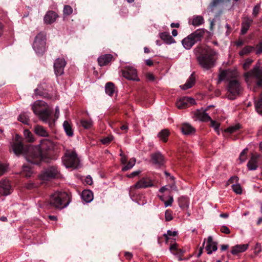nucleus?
Here are the masks:
<instances>
[{
	"mask_svg": "<svg viewBox=\"0 0 262 262\" xmlns=\"http://www.w3.org/2000/svg\"><path fill=\"white\" fill-rule=\"evenodd\" d=\"M17 141L12 144L13 151L16 155L24 154L27 161L31 164L37 165L41 161H48V155L46 152L53 151L56 144L52 141L45 139L41 140L38 146H29L25 150L22 143L18 141L19 137L16 136Z\"/></svg>",
	"mask_w": 262,
	"mask_h": 262,
	"instance_id": "f257e3e1",
	"label": "nucleus"
},
{
	"mask_svg": "<svg viewBox=\"0 0 262 262\" xmlns=\"http://www.w3.org/2000/svg\"><path fill=\"white\" fill-rule=\"evenodd\" d=\"M196 59L202 68L209 70L215 66L216 60V52L209 47L206 46L198 49Z\"/></svg>",
	"mask_w": 262,
	"mask_h": 262,
	"instance_id": "f03ea898",
	"label": "nucleus"
},
{
	"mask_svg": "<svg viewBox=\"0 0 262 262\" xmlns=\"http://www.w3.org/2000/svg\"><path fill=\"white\" fill-rule=\"evenodd\" d=\"M47 103L42 100H37L32 105V110L34 113L39 117V119L44 122H47L50 127L54 125V123L51 119V113L46 107Z\"/></svg>",
	"mask_w": 262,
	"mask_h": 262,
	"instance_id": "7ed1b4c3",
	"label": "nucleus"
},
{
	"mask_svg": "<svg viewBox=\"0 0 262 262\" xmlns=\"http://www.w3.org/2000/svg\"><path fill=\"white\" fill-rule=\"evenodd\" d=\"M49 203L51 206L61 209L68 206L70 197L65 192H55L51 195Z\"/></svg>",
	"mask_w": 262,
	"mask_h": 262,
	"instance_id": "20e7f679",
	"label": "nucleus"
},
{
	"mask_svg": "<svg viewBox=\"0 0 262 262\" xmlns=\"http://www.w3.org/2000/svg\"><path fill=\"white\" fill-rule=\"evenodd\" d=\"M204 34L205 30L204 29L196 30L182 40L183 46L186 50L190 49L195 43L202 40Z\"/></svg>",
	"mask_w": 262,
	"mask_h": 262,
	"instance_id": "39448f33",
	"label": "nucleus"
},
{
	"mask_svg": "<svg viewBox=\"0 0 262 262\" xmlns=\"http://www.w3.org/2000/svg\"><path fill=\"white\" fill-rule=\"evenodd\" d=\"M46 35L43 32H39L34 38L32 47L38 55H42L46 51Z\"/></svg>",
	"mask_w": 262,
	"mask_h": 262,
	"instance_id": "423d86ee",
	"label": "nucleus"
},
{
	"mask_svg": "<svg viewBox=\"0 0 262 262\" xmlns=\"http://www.w3.org/2000/svg\"><path fill=\"white\" fill-rule=\"evenodd\" d=\"M244 76L247 83L250 84L255 79H257L256 86H262V70L259 69V66L256 65L253 70L246 73Z\"/></svg>",
	"mask_w": 262,
	"mask_h": 262,
	"instance_id": "0eeeda50",
	"label": "nucleus"
},
{
	"mask_svg": "<svg viewBox=\"0 0 262 262\" xmlns=\"http://www.w3.org/2000/svg\"><path fill=\"white\" fill-rule=\"evenodd\" d=\"M63 165L67 168H77L79 165V160L75 151L67 150L62 158Z\"/></svg>",
	"mask_w": 262,
	"mask_h": 262,
	"instance_id": "6e6552de",
	"label": "nucleus"
},
{
	"mask_svg": "<svg viewBox=\"0 0 262 262\" xmlns=\"http://www.w3.org/2000/svg\"><path fill=\"white\" fill-rule=\"evenodd\" d=\"M154 186L152 181L148 178H143L138 181L135 185L132 186L129 188V194L131 199L133 200L136 194V190L137 189L146 188L151 187Z\"/></svg>",
	"mask_w": 262,
	"mask_h": 262,
	"instance_id": "1a4fd4ad",
	"label": "nucleus"
},
{
	"mask_svg": "<svg viewBox=\"0 0 262 262\" xmlns=\"http://www.w3.org/2000/svg\"><path fill=\"white\" fill-rule=\"evenodd\" d=\"M227 97L230 100H233L239 95L242 90L240 82L237 79L230 81L227 86Z\"/></svg>",
	"mask_w": 262,
	"mask_h": 262,
	"instance_id": "9d476101",
	"label": "nucleus"
},
{
	"mask_svg": "<svg viewBox=\"0 0 262 262\" xmlns=\"http://www.w3.org/2000/svg\"><path fill=\"white\" fill-rule=\"evenodd\" d=\"M237 76V73L235 70H231L230 69L223 70L219 75V81L220 83L222 81H227L228 82L233 80L234 79H236Z\"/></svg>",
	"mask_w": 262,
	"mask_h": 262,
	"instance_id": "9b49d317",
	"label": "nucleus"
},
{
	"mask_svg": "<svg viewBox=\"0 0 262 262\" xmlns=\"http://www.w3.org/2000/svg\"><path fill=\"white\" fill-rule=\"evenodd\" d=\"M123 76L127 79L138 81L139 79L137 77V73L135 68L132 66H126L122 70Z\"/></svg>",
	"mask_w": 262,
	"mask_h": 262,
	"instance_id": "f8f14e48",
	"label": "nucleus"
},
{
	"mask_svg": "<svg viewBox=\"0 0 262 262\" xmlns=\"http://www.w3.org/2000/svg\"><path fill=\"white\" fill-rule=\"evenodd\" d=\"M59 171L57 167L53 166L46 169L41 174V178L43 180H48L51 178L58 177Z\"/></svg>",
	"mask_w": 262,
	"mask_h": 262,
	"instance_id": "ddd939ff",
	"label": "nucleus"
},
{
	"mask_svg": "<svg viewBox=\"0 0 262 262\" xmlns=\"http://www.w3.org/2000/svg\"><path fill=\"white\" fill-rule=\"evenodd\" d=\"M12 186L8 180L2 179L0 181V195H8L12 192Z\"/></svg>",
	"mask_w": 262,
	"mask_h": 262,
	"instance_id": "4468645a",
	"label": "nucleus"
},
{
	"mask_svg": "<svg viewBox=\"0 0 262 262\" xmlns=\"http://www.w3.org/2000/svg\"><path fill=\"white\" fill-rule=\"evenodd\" d=\"M66 65V61L62 58L56 59L54 63V72L56 76H61L64 73V68Z\"/></svg>",
	"mask_w": 262,
	"mask_h": 262,
	"instance_id": "2eb2a0df",
	"label": "nucleus"
},
{
	"mask_svg": "<svg viewBox=\"0 0 262 262\" xmlns=\"http://www.w3.org/2000/svg\"><path fill=\"white\" fill-rule=\"evenodd\" d=\"M195 103V101L194 99L188 97H184L177 101L176 106L179 109H183L188 107L189 105H193Z\"/></svg>",
	"mask_w": 262,
	"mask_h": 262,
	"instance_id": "dca6fc26",
	"label": "nucleus"
},
{
	"mask_svg": "<svg viewBox=\"0 0 262 262\" xmlns=\"http://www.w3.org/2000/svg\"><path fill=\"white\" fill-rule=\"evenodd\" d=\"M259 158L260 155L258 154H252L251 158L247 164V168L249 170H255L257 168Z\"/></svg>",
	"mask_w": 262,
	"mask_h": 262,
	"instance_id": "f3484780",
	"label": "nucleus"
},
{
	"mask_svg": "<svg viewBox=\"0 0 262 262\" xmlns=\"http://www.w3.org/2000/svg\"><path fill=\"white\" fill-rule=\"evenodd\" d=\"M208 108H206L204 111H199L198 110L194 113V117L196 120L207 122L211 120L210 117L208 115V114L206 113Z\"/></svg>",
	"mask_w": 262,
	"mask_h": 262,
	"instance_id": "a211bd4d",
	"label": "nucleus"
},
{
	"mask_svg": "<svg viewBox=\"0 0 262 262\" xmlns=\"http://www.w3.org/2000/svg\"><path fill=\"white\" fill-rule=\"evenodd\" d=\"M151 160L155 164L158 166L163 165L164 162V157L160 152L153 154L151 155Z\"/></svg>",
	"mask_w": 262,
	"mask_h": 262,
	"instance_id": "6ab92c4d",
	"label": "nucleus"
},
{
	"mask_svg": "<svg viewBox=\"0 0 262 262\" xmlns=\"http://www.w3.org/2000/svg\"><path fill=\"white\" fill-rule=\"evenodd\" d=\"M249 247V244L236 245L232 247L231 253L233 255H237L239 253L246 251Z\"/></svg>",
	"mask_w": 262,
	"mask_h": 262,
	"instance_id": "aec40b11",
	"label": "nucleus"
},
{
	"mask_svg": "<svg viewBox=\"0 0 262 262\" xmlns=\"http://www.w3.org/2000/svg\"><path fill=\"white\" fill-rule=\"evenodd\" d=\"M57 17L58 15L55 12L53 11H49L47 12L46 14L44 16L43 19L45 23L47 24H52L56 20Z\"/></svg>",
	"mask_w": 262,
	"mask_h": 262,
	"instance_id": "412c9836",
	"label": "nucleus"
},
{
	"mask_svg": "<svg viewBox=\"0 0 262 262\" xmlns=\"http://www.w3.org/2000/svg\"><path fill=\"white\" fill-rule=\"evenodd\" d=\"M195 82V77L194 73H192L189 78L187 80L186 83L183 85H181L180 87L186 90L192 87Z\"/></svg>",
	"mask_w": 262,
	"mask_h": 262,
	"instance_id": "4be33fe9",
	"label": "nucleus"
},
{
	"mask_svg": "<svg viewBox=\"0 0 262 262\" xmlns=\"http://www.w3.org/2000/svg\"><path fill=\"white\" fill-rule=\"evenodd\" d=\"M181 129L182 132L186 135H192L195 132V129L187 123H183Z\"/></svg>",
	"mask_w": 262,
	"mask_h": 262,
	"instance_id": "5701e85b",
	"label": "nucleus"
},
{
	"mask_svg": "<svg viewBox=\"0 0 262 262\" xmlns=\"http://www.w3.org/2000/svg\"><path fill=\"white\" fill-rule=\"evenodd\" d=\"M112 58L113 56L110 54L102 55L97 59L98 64L100 66H105L112 60Z\"/></svg>",
	"mask_w": 262,
	"mask_h": 262,
	"instance_id": "b1692460",
	"label": "nucleus"
},
{
	"mask_svg": "<svg viewBox=\"0 0 262 262\" xmlns=\"http://www.w3.org/2000/svg\"><path fill=\"white\" fill-rule=\"evenodd\" d=\"M81 197L86 203H90L93 200V193L90 190H84L81 193Z\"/></svg>",
	"mask_w": 262,
	"mask_h": 262,
	"instance_id": "393cba45",
	"label": "nucleus"
},
{
	"mask_svg": "<svg viewBox=\"0 0 262 262\" xmlns=\"http://www.w3.org/2000/svg\"><path fill=\"white\" fill-rule=\"evenodd\" d=\"M35 133L41 137H48L49 133L47 130L42 126L37 125L34 128Z\"/></svg>",
	"mask_w": 262,
	"mask_h": 262,
	"instance_id": "a878e982",
	"label": "nucleus"
},
{
	"mask_svg": "<svg viewBox=\"0 0 262 262\" xmlns=\"http://www.w3.org/2000/svg\"><path fill=\"white\" fill-rule=\"evenodd\" d=\"M230 4H232L231 0H213L212 2L210 4V8L212 10L214 7L217 6L219 5H222L223 6H229Z\"/></svg>",
	"mask_w": 262,
	"mask_h": 262,
	"instance_id": "bb28decb",
	"label": "nucleus"
},
{
	"mask_svg": "<svg viewBox=\"0 0 262 262\" xmlns=\"http://www.w3.org/2000/svg\"><path fill=\"white\" fill-rule=\"evenodd\" d=\"M253 20L247 18L245 19L242 24L241 34H245L249 30Z\"/></svg>",
	"mask_w": 262,
	"mask_h": 262,
	"instance_id": "cd10ccee",
	"label": "nucleus"
},
{
	"mask_svg": "<svg viewBox=\"0 0 262 262\" xmlns=\"http://www.w3.org/2000/svg\"><path fill=\"white\" fill-rule=\"evenodd\" d=\"M160 37L167 44L170 45L175 42L174 39L170 35L169 33L168 32L160 33Z\"/></svg>",
	"mask_w": 262,
	"mask_h": 262,
	"instance_id": "c85d7f7f",
	"label": "nucleus"
},
{
	"mask_svg": "<svg viewBox=\"0 0 262 262\" xmlns=\"http://www.w3.org/2000/svg\"><path fill=\"white\" fill-rule=\"evenodd\" d=\"M204 23V19L203 16L201 15H194L192 17V25L193 26H199Z\"/></svg>",
	"mask_w": 262,
	"mask_h": 262,
	"instance_id": "c756f323",
	"label": "nucleus"
},
{
	"mask_svg": "<svg viewBox=\"0 0 262 262\" xmlns=\"http://www.w3.org/2000/svg\"><path fill=\"white\" fill-rule=\"evenodd\" d=\"M64 130L67 136L72 137L74 135L71 124L68 121H64L63 123Z\"/></svg>",
	"mask_w": 262,
	"mask_h": 262,
	"instance_id": "7c9ffc66",
	"label": "nucleus"
},
{
	"mask_svg": "<svg viewBox=\"0 0 262 262\" xmlns=\"http://www.w3.org/2000/svg\"><path fill=\"white\" fill-rule=\"evenodd\" d=\"M105 91L106 94L112 96L115 92L114 83L111 82L106 83L105 85Z\"/></svg>",
	"mask_w": 262,
	"mask_h": 262,
	"instance_id": "2f4dec72",
	"label": "nucleus"
},
{
	"mask_svg": "<svg viewBox=\"0 0 262 262\" xmlns=\"http://www.w3.org/2000/svg\"><path fill=\"white\" fill-rule=\"evenodd\" d=\"M46 85L43 86V84H39L37 88L35 90V93L37 95L46 97L48 93L46 90Z\"/></svg>",
	"mask_w": 262,
	"mask_h": 262,
	"instance_id": "473e14b6",
	"label": "nucleus"
},
{
	"mask_svg": "<svg viewBox=\"0 0 262 262\" xmlns=\"http://www.w3.org/2000/svg\"><path fill=\"white\" fill-rule=\"evenodd\" d=\"M206 249L208 254H211L213 252H215L217 250V243H211V244H207Z\"/></svg>",
	"mask_w": 262,
	"mask_h": 262,
	"instance_id": "72a5a7b5",
	"label": "nucleus"
},
{
	"mask_svg": "<svg viewBox=\"0 0 262 262\" xmlns=\"http://www.w3.org/2000/svg\"><path fill=\"white\" fill-rule=\"evenodd\" d=\"M254 51V47L251 46H245L239 53L240 56H243L245 55L249 54Z\"/></svg>",
	"mask_w": 262,
	"mask_h": 262,
	"instance_id": "f704fd0d",
	"label": "nucleus"
},
{
	"mask_svg": "<svg viewBox=\"0 0 262 262\" xmlns=\"http://www.w3.org/2000/svg\"><path fill=\"white\" fill-rule=\"evenodd\" d=\"M136 161V160L135 158H131L129 160V161H128V162L127 163V164L125 165V166H124L122 168V170L123 171H125L129 169H132L134 167V166L135 165Z\"/></svg>",
	"mask_w": 262,
	"mask_h": 262,
	"instance_id": "c9c22d12",
	"label": "nucleus"
},
{
	"mask_svg": "<svg viewBox=\"0 0 262 262\" xmlns=\"http://www.w3.org/2000/svg\"><path fill=\"white\" fill-rule=\"evenodd\" d=\"M18 120L25 124H28L29 122V116L27 113H23L18 116Z\"/></svg>",
	"mask_w": 262,
	"mask_h": 262,
	"instance_id": "e433bc0d",
	"label": "nucleus"
},
{
	"mask_svg": "<svg viewBox=\"0 0 262 262\" xmlns=\"http://www.w3.org/2000/svg\"><path fill=\"white\" fill-rule=\"evenodd\" d=\"M168 135H169V132L168 130H167L166 129L162 130L158 134V137H159V138L164 142L167 141V137H168Z\"/></svg>",
	"mask_w": 262,
	"mask_h": 262,
	"instance_id": "4c0bfd02",
	"label": "nucleus"
},
{
	"mask_svg": "<svg viewBox=\"0 0 262 262\" xmlns=\"http://www.w3.org/2000/svg\"><path fill=\"white\" fill-rule=\"evenodd\" d=\"M241 127V126L239 124L237 123L234 125H232L228 127L225 130V132L229 133L230 134H232L237 132L239 130Z\"/></svg>",
	"mask_w": 262,
	"mask_h": 262,
	"instance_id": "58836bf2",
	"label": "nucleus"
},
{
	"mask_svg": "<svg viewBox=\"0 0 262 262\" xmlns=\"http://www.w3.org/2000/svg\"><path fill=\"white\" fill-rule=\"evenodd\" d=\"M24 135L26 140L29 142H33L34 138L32 133L28 129H25Z\"/></svg>",
	"mask_w": 262,
	"mask_h": 262,
	"instance_id": "ea45409f",
	"label": "nucleus"
},
{
	"mask_svg": "<svg viewBox=\"0 0 262 262\" xmlns=\"http://www.w3.org/2000/svg\"><path fill=\"white\" fill-rule=\"evenodd\" d=\"M179 206L183 209L188 208L189 207V202L187 198L182 197L179 199Z\"/></svg>",
	"mask_w": 262,
	"mask_h": 262,
	"instance_id": "a19ab883",
	"label": "nucleus"
},
{
	"mask_svg": "<svg viewBox=\"0 0 262 262\" xmlns=\"http://www.w3.org/2000/svg\"><path fill=\"white\" fill-rule=\"evenodd\" d=\"M255 53L257 55L262 54V39L255 46Z\"/></svg>",
	"mask_w": 262,
	"mask_h": 262,
	"instance_id": "79ce46f5",
	"label": "nucleus"
},
{
	"mask_svg": "<svg viewBox=\"0 0 262 262\" xmlns=\"http://www.w3.org/2000/svg\"><path fill=\"white\" fill-rule=\"evenodd\" d=\"M23 174H24L25 176L27 178L31 177L32 173L31 168L27 165H24L23 166Z\"/></svg>",
	"mask_w": 262,
	"mask_h": 262,
	"instance_id": "37998d69",
	"label": "nucleus"
},
{
	"mask_svg": "<svg viewBox=\"0 0 262 262\" xmlns=\"http://www.w3.org/2000/svg\"><path fill=\"white\" fill-rule=\"evenodd\" d=\"M80 123L86 129L90 128L93 125V122L91 120H81Z\"/></svg>",
	"mask_w": 262,
	"mask_h": 262,
	"instance_id": "c03bdc74",
	"label": "nucleus"
},
{
	"mask_svg": "<svg viewBox=\"0 0 262 262\" xmlns=\"http://www.w3.org/2000/svg\"><path fill=\"white\" fill-rule=\"evenodd\" d=\"M211 121V126L213 128H214V129L215 130V131L218 134H220V124L215 121H214V120H212L211 119V120H210Z\"/></svg>",
	"mask_w": 262,
	"mask_h": 262,
	"instance_id": "a18cd8bd",
	"label": "nucleus"
},
{
	"mask_svg": "<svg viewBox=\"0 0 262 262\" xmlns=\"http://www.w3.org/2000/svg\"><path fill=\"white\" fill-rule=\"evenodd\" d=\"M178 234V232L177 231H171L168 230L167 231L166 233L164 234V236H165L166 239L170 238L171 236H176Z\"/></svg>",
	"mask_w": 262,
	"mask_h": 262,
	"instance_id": "49530a36",
	"label": "nucleus"
},
{
	"mask_svg": "<svg viewBox=\"0 0 262 262\" xmlns=\"http://www.w3.org/2000/svg\"><path fill=\"white\" fill-rule=\"evenodd\" d=\"M233 191L236 194H240L242 193V189L239 184H233L232 185Z\"/></svg>",
	"mask_w": 262,
	"mask_h": 262,
	"instance_id": "de8ad7c7",
	"label": "nucleus"
},
{
	"mask_svg": "<svg viewBox=\"0 0 262 262\" xmlns=\"http://www.w3.org/2000/svg\"><path fill=\"white\" fill-rule=\"evenodd\" d=\"M248 151V148H246L243 150V151L240 154V156L239 157V159L242 163L245 161L246 160L247 157L246 154Z\"/></svg>",
	"mask_w": 262,
	"mask_h": 262,
	"instance_id": "09e8293b",
	"label": "nucleus"
},
{
	"mask_svg": "<svg viewBox=\"0 0 262 262\" xmlns=\"http://www.w3.org/2000/svg\"><path fill=\"white\" fill-rule=\"evenodd\" d=\"M255 108L258 113L262 114V98L256 102Z\"/></svg>",
	"mask_w": 262,
	"mask_h": 262,
	"instance_id": "8fccbe9b",
	"label": "nucleus"
},
{
	"mask_svg": "<svg viewBox=\"0 0 262 262\" xmlns=\"http://www.w3.org/2000/svg\"><path fill=\"white\" fill-rule=\"evenodd\" d=\"M73 12V9L69 5H66L63 8V14L66 15H70Z\"/></svg>",
	"mask_w": 262,
	"mask_h": 262,
	"instance_id": "3c124183",
	"label": "nucleus"
},
{
	"mask_svg": "<svg viewBox=\"0 0 262 262\" xmlns=\"http://www.w3.org/2000/svg\"><path fill=\"white\" fill-rule=\"evenodd\" d=\"M165 219L166 221H170L173 219L171 211L169 210H166L165 212Z\"/></svg>",
	"mask_w": 262,
	"mask_h": 262,
	"instance_id": "603ef678",
	"label": "nucleus"
},
{
	"mask_svg": "<svg viewBox=\"0 0 262 262\" xmlns=\"http://www.w3.org/2000/svg\"><path fill=\"white\" fill-rule=\"evenodd\" d=\"M113 136H110L101 139V142L103 144H107L110 143L113 140Z\"/></svg>",
	"mask_w": 262,
	"mask_h": 262,
	"instance_id": "864d4df0",
	"label": "nucleus"
},
{
	"mask_svg": "<svg viewBox=\"0 0 262 262\" xmlns=\"http://www.w3.org/2000/svg\"><path fill=\"white\" fill-rule=\"evenodd\" d=\"M254 253L256 255L258 254L261 251V245L259 243H256L254 248Z\"/></svg>",
	"mask_w": 262,
	"mask_h": 262,
	"instance_id": "5fc2aeb1",
	"label": "nucleus"
},
{
	"mask_svg": "<svg viewBox=\"0 0 262 262\" xmlns=\"http://www.w3.org/2000/svg\"><path fill=\"white\" fill-rule=\"evenodd\" d=\"M259 10H260L259 5H257L255 6H254V7L253 9V11H252V15L254 17L257 16V15H258V14L259 13Z\"/></svg>",
	"mask_w": 262,
	"mask_h": 262,
	"instance_id": "6e6d98bb",
	"label": "nucleus"
},
{
	"mask_svg": "<svg viewBox=\"0 0 262 262\" xmlns=\"http://www.w3.org/2000/svg\"><path fill=\"white\" fill-rule=\"evenodd\" d=\"M252 62H253L252 59H250V58L247 59L243 65V67H244V69L247 70V69H248L249 66H250V64L252 63Z\"/></svg>",
	"mask_w": 262,
	"mask_h": 262,
	"instance_id": "4d7b16f0",
	"label": "nucleus"
},
{
	"mask_svg": "<svg viewBox=\"0 0 262 262\" xmlns=\"http://www.w3.org/2000/svg\"><path fill=\"white\" fill-rule=\"evenodd\" d=\"M173 201V197L172 196H169V199L167 201H164V202L165 207H167L171 206Z\"/></svg>",
	"mask_w": 262,
	"mask_h": 262,
	"instance_id": "13d9d810",
	"label": "nucleus"
},
{
	"mask_svg": "<svg viewBox=\"0 0 262 262\" xmlns=\"http://www.w3.org/2000/svg\"><path fill=\"white\" fill-rule=\"evenodd\" d=\"M59 116V110L58 106H57L55 108V112L54 114V117L55 118L52 121L53 123H54V122L58 118Z\"/></svg>",
	"mask_w": 262,
	"mask_h": 262,
	"instance_id": "bf43d9fd",
	"label": "nucleus"
},
{
	"mask_svg": "<svg viewBox=\"0 0 262 262\" xmlns=\"http://www.w3.org/2000/svg\"><path fill=\"white\" fill-rule=\"evenodd\" d=\"M221 231L226 234H229L230 232L229 228L226 226H223L221 228Z\"/></svg>",
	"mask_w": 262,
	"mask_h": 262,
	"instance_id": "052dcab7",
	"label": "nucleus"
},
{
	"mask_svg": "<svg viewBox=\"0 0 262 262\" xmlns=\"http://www.w3.org/2000/svg\"><path fill=\"white\" fill-rule=\"evenodd\" d=\"M141 173L140 170H136L135 171H133V172L130 173L129 174L127 175V177L129 178H134L138 174H139Z\"/></svg>",
	"mask_w": 262,
	"mask_h": 262,
	"instance_id": "680f3d73",
	"label": "nucleus"
},
{
	"mask_svg": "<svg viewBox=\"0 0 262 262\" xmlns=\"http://www.w3.org/2000/svg\"><path fill=\"white\" fill-rule=\"evenodd\" d=\"M7 169V166L0 163V175H2Z\"/></svg>",
	"mask_w": 262,
	"mask_h": 262,
	"instance_id": "e2e57ef3",
	"label": "nucleus"
},
{
	"mask_svg": "<svg viewBox=\"0 0 262 262\" xmlns=\"http://www.w3.org/2000/svg\"><path fill=\"white\" fill-rule=\"evenodd\" d=\"M146 77L147 80L149 81H152L155 80V76L151 73H147L146 75Z\"/></svg>",
	"mask_w": 262,
	"mask_h": 262,
	"instance_id": "0e129e2a",
	"label": "nucleus"
},
{
	"mask_svg": "<svg viewBox=\"0 0 262 262\" xmlns=\"http://www.w3.org/2000/svg\"><path fill=\"white\" fill-rule=\"evenodd\" d=\"M85 181L86 183L89 185H91L93 183V180L90 176H88L86 177Z\"/></svg>",
	"mask_w": 262,
	"mask_h": 262,
	"instance_id": "69168bd1",
	"label": "nucleus"
},
{
	"mask_svg": "<svg viewBox=\"0 0 262 262\" xmlns=\"http://www.w3.org/2000/svg\"><path fill=\"white\" fill-rule=\"evenodd\" d=\"M244 41L242 40H238L235 41V44L237 47H240L244 45Z\"/></svg>",
	"mask_w": 262,
	"mask_h": 262,
	"instance_id": "338daca9",
	"label": "nucleus"
},
{
	"mask_svg": "<svg viewBox=\"0 0 262 262\" xmlns=\"http://www.w3.org/2000/svg\"><path fill=\"white\" fill-rule=\"evenodd\" d=\"M146 64L148 66H151L153 65L152 61L150 59H147L145 60Z\"/></svg>",
	"mask_w": 262,
	"mask_h": 262,
	"instance_id": "774afa93",
	"label": "nucleus"
}]
</instances>
